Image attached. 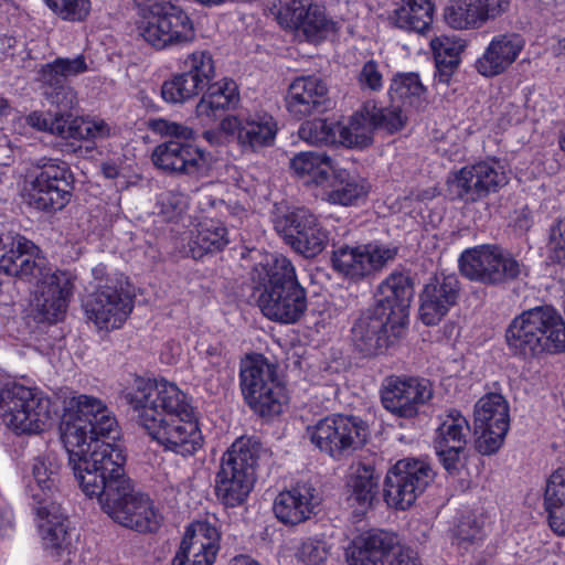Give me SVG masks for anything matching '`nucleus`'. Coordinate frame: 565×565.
Masks as SVG:
<instances>
[{
	"label": "nucleus",
	"mask_w": 565,
	"mask_h": 565,
	"mask_svg": "<svg viewBox=\"0 0 565 565\" xmlns=\"http://www.w3.org/2000/svg\"><path fill=\"white\" fill-rule=\"evenodd\" d=\"M214 563L215 561L201 556V554H190L182 547H179L172 561V565H214Z\"/></svg>",
	"instance_id": "obj_63"
},
{
	"label": "nucleus",
	"mask_w": 565,
	"mask_h": 565,
	"mask_svg": "<svg viewBox=\"0 0 565 565\" xmlns=\"http://www.w3.org/2000/svg\"><path fill=\"white\" fill-rule=\"evenodd\" d=\"M438 426L433 439L439 462L449 475H455L461 466L470 436V424L457 408H448L439 414Z\"/></svg>",
	"instance_id": "obj_22"
},
{
	"label": "nucleus",
	"mask_w": 565,
	"mask_h": 565,
	"mask_svg": "<svg viewBox=\"0 0 565 565\" xmlns=\"http://www.w3.org/2000/svg\"><path fill=\"white\" fill-rule=\"evenodd\" d=\"M61 465L53 455L39 456L32 463V481L28 486L32 510L36 505L57 504L54 500Z\"/></svg>",
	"instance_id": "obj_37"
},
{
	"label": "nucleus",
	"mask_w": 565,
	"mask_h": 565,
	"mask_svg": "<svg viewBox=\"0 0 565 565\" xmlns=\"http://www.w3.org/2000/svg\"><path fill=\"white\" fill-rule=\"evenodd\" d=\"M117 426L116 418L111 416L108 409H105L99 417L87 427V441L110 437V435L116 431Z\"/></svg>",
	"instance_id": "obj_57"
},
{
	"label": "nucleus",
	"mask_w": 565,
	"mask_h": 565,
	"mask_svg": "<svg viewBox=\"0 0 565 565\" xmlns=\"http://www.w3.org/2000/svg\"><path fill=\"white\" fill-rule=\"evenodd\" d=\"M430 47L434 54L435 63L455 62L461 63V53L466 47V41L456 35H440L430 41Z\"/></svg>",
	"instance_id": "obj_49"
},
{
	"label": "nucleus",
	"mask_w": 565,
	"mask_h": 565,
	"mask_svg": "<svg viewBox=\"0 0 565 565\" xmlns=\"http://www.w3.org/2000/svg\"><path fill=\"white\" fill-rule=\"evenodd\" d=\"M509 8L510 0H448L444 20L454 30H479L502 17Z\"/></svg>",
	"instance_id": "obj_27"
},
{
	"label": "nucleus",
	"mask_w": 565,
	"mask_h": 565,
	"mask_svg": "<svg viewBox=\"0 0 565 565\" xmlns=\"http://www.w3.org/2000/svg\"><path fill=\"white\" fill-rule=\"evenodd\" d=\"M435 473L423 459L397 460L386 472L383 481V498L390 508L405 511L423 494Z\"/></svg>",
	"instance_id": "obj_12"
},
{
	"label": "nucleus",
	"mask_w": 565,
	"mask_h": 565,
	"mask_svg": "<svg viewBox=\"0 0 565 565\" xmlns=\"http://www.w3.org/2000/svg\"><path fill=\"white\" fill-rule=\"evenodd\" d=\"M338 184L329 193V199L334 204L350 206L365 198L369 193L367 186L364 182L358 180L355 177L347 172H340L335 175Z\"/></svg>",
	"instance_id": "obj_47"
},
{
	"label": "nucleus",
	"mask_w": 565,
	"mask_h": 565,
	"mask_svg": "<svg viewBox=\"0 0 565 565\" xmlns=\"http://www.w3.org/2000/svg\"><path fill=\"white\" fill-rule=\"evenodd\" d=\"M68 462L82 491L96 498L102 510L120 525L138 530L141 524V497L125 475L121 451L102 440L64 445Z\"/></svg>",
	"instance_id": "obj_1"
},
{
	"label": "nucleus",
	"mask_w": 565,
	"mask_h": 565,
	"mask_svg": "<svg viewBox=\"0 0 565 565\" xmlns=\"http://www.w3.org/2000/svg\"><path fill=\"white\" fill-rule=\"evenodd\" d=\"M433 397L429 381L415 376L391 375L383 382L381 403L392 415L412 419L419 414L420 406Z\"/></svg>",
	"instance_id": "obj_23"
},
{
	"label": "nucleus",
	"mask_w": 565,
	"mask_h": 565,
	"mask_svg": "<svg viewBox=\"0 0 565 565\" xmlns=\"http://www.w3.org/2000/svg\"><path fill=\"white\" fill-rule=\"evenodd\" d=\"M524 44V39L518 33L494 35L475 62L477 73L486 78L505 73L518 60Z\"/></svg>",
	"instance_id": "obj_32"
},
{
	"label": "nucleus",
	"mask_w": 565,
	"mask_h": 565,
	"mask_svg": "<svg viewBox=\"0 0 565 565\" xmlns=\"http://www.w3.org/2000/svg\"><path fill=\"white\" fill-rule=\"evenodd\" d=\"M330 553V546L318 536L305 537L296 550V558L302 565H322Z\"/></svg>",
	"instance_id": "obj_51"
},
{
	"label": "nucleus",
	"mask_w": 565,
	"mask_h": 565,
	"mask_svg": "<svg viewBox=\"0 0 565 565\" xmlns=\"http://www.w3.org/2000/svg\"><path fill=\"white\" fill-rule=\"evenodd\" d=\"M275 228L287 245L306 258L321 254L329 242V232L306 207H296L279 217Z\"/></svg>",
	"instance_id": "obj_18"
},
{
	"label": "nucleus",
	"mask_w": 565,
	"mask_h": 565,
	"mask_svg": "<svg viewBox=\"0 0 565 565\" xmlns=\"http://www.w3.org/2000/svg\"><path fill=\"white\" fill-rule=\"evenodd\" d=\"M330 265L337 276L350 285H358L370 278L361 244H334Z\"/></svg>",
	"instance_id": "obj_40"
},
{
	"label": "nucleus",
	"mask_w": 565,
	"mask_h": 565,
	"mask_svg": "<svg viewBox=\"0 0 565 565\" xmlns=\"http://www.w3.org/2000/svg\"><path fill=\"white\" fill-rule=\"evenodd\" d=\"M461 282L456 274H436L420 294L419 316L426 326H436L458 303Z\"/></svg>",
	"instance_id": "obj_28"
},
{
	"label": "nucleus",
	"mask_w": 565,
	"mask_h": 565,
	"mask_svg": "<svg viewBox=\"0 0 565 565\" xmlns=\"http://www.w3.org/2000/svg\"><path fill=\"white\" fill-rule=\"evenodd\" d=\"M414 288L408 275L394 271L377 287L375 302L351 327V342L363 358L384 354L397 345L408 327Z\"/></svg>",
	"instance_id": "obj_3"
},
{
	"label": "nucleus",
	"mask_w": 565,
	"mask_h": 565,
	"mask_svg": "<svg viewBox=\"0 0 565 565\" xmlns=\"http://www.w3.org/2000/svg\"><path fill=\"white\" fill-rule=\"evenodd\" d=\"M476 450L482 456L499 451L510 429V407L503 395L489 393L475 406Z\"/></svg>",
	"instance_id": "obj_16"
},
{
	"label": "nucleus",
	"mask_w": 565,
	"mask_h": 565,
	"mask_svg": "<svg viewBox=\"0 0 565 565\" xmlns=\"http://www.w3.org/2000/svg\"><path fill=\"white\" fill-rule=\"evenodd\" d=\"M435 4L431 0H402L391 17L398 29L425 33L431 28Z\"/></svg>",
	"instance_id": "obj_44"
},
{
	"label": "nucleus",
	"mask_w": 565,
	"mask_h": 565,
	"mask_svg": "<svg viewBox=\"0 0 565 565\" xmlns=\"http://www.w3.org/2000/svg\"><path fill=\"white\" fill-rule=\"evenodd\" d=\"M382 475L375 458H364L351 466L347 487L352 505L362 512L373 507L380 493Z\"/></svg>",
	"instance_id": "obj_35"
},
{
	"label": "nucleus",
	"mask_w": 565,
	"mask_h": 565,
	"mask_svg": "<svg viewBox=\"0 0 565 565\" xmlns=\"http://www.w3.org/2000/svg\"><path fill=\"white\" fill-rule=\"evenodd\" d=\"M158 214L166 221H177L186 207L185 196L179 192L166 191L158 195Z\"/></svg>",
	"instance_id": "obj_53"
},
{
	"label": "nucleus",
	"mask_w": 565,
	"mask_h": 565,
	"mask_svg": "<svg viewBox=\"0 0 565 565\" xmlns=\"http://www.w3.org/2000/svg\"><path fill=\"white\" fill-rule=\"evenodd\" d=\"M207 365L216 372L228 364L226 348L222 342L210 343L204 351Z\"/></svg>",
	"instance_id": "obj_60"
},
{
	"label": "nucleus",
	"mask_w": 565,
	"mask_h": 565,
	"mask_svg": "<svg viewBox=\"0 0 565 565\" xmlns=\"http://www.w3.org/2000/svg\"><path fill=\"white\" fill-rule=\"evenodd\" d=\"M289 167L294 174L303 180L305 183H312L318 186L327 184L334 172L331 157L318 151L296 153L290 159Z\"/></svg>",
	"instance_id": "obj_43"
},
{
	"label": "nucleus",
	"mask_w": 565,
	"mask_h": 565,
	"mask_svg": "<svg viewBox=\"0 0 565 565\" xmlns=\"http://www.w3.org/2000/svg\"><path fill=\"white\" fill-rule=\"evenodd\" d=\"M221 531L215 523L209 520H195L186 526L180 547L188 550L190 554H201L216 561L221 550Z\"/></svg>",
	"instance_id": "obj_42"
},
{
	"label": "nucleus",
	"mask_w": 565,
	"mask_h": 565,
	"mask_svg": "<svg viewBox=\"0 0 565 565\" xmlns=\"http://www.w3.org/2000/svg\"><path fill=\"white\" fill-rule=\"evenodd\" d=\"M328 87L316 75L298 76L288 86L285 106L289 116L303 120L315 113L326 110Z\"/></svg>",
	"instance_id": "obj_29"
},
{
	"label": "nucleus",
	"mask_w": 565,
	"mask_h": 565,
	"mask_svg": "<svg viewBox=\"0 0 565 565\" xmlns=\"http://www.w3.org/2000/svg\"><path fill=\"white\" fill-rule=\"evenodd\" d=\"M239 386L245 403L258 416L273 418L287 402L277 365L263 354L247 355L241 363Z\"/></svg>",
	"instance_id": "obj_8"
},
{
	"label": "nucleus",
	"mask_w": 565,
	"mask_h": 565,
	"mask_svg": "<svg viewBox=\"0 0 565 565\" xmlns=\"http://www.w3.org/2000/svg\"><path fill=\"white\" fill-rule=\"evenodd\" d=\"M253 294L264 317L280 324H295L308 309L307 289L294 263L282 254L270 255L252 271Z\"/></svg>",
	"instance_id": "obj_5"
},
{
	"label": "nucleus",
	"mask_w": 565,
	"mask_h": 565,
	"mask_svg": "<svg viewBox=\"0 0 565 565\" xmlns=\"http://www.w3.org/2000/svg\"><path fill=\"white\" fill-rule=\"evenodd\" d=\"M60 109L55 115L33 111L26 117V122L64 139L87 140L108 136L109 127L105 121L73 117L70 110Z\"/></svg>",
	"instance_id": "obj_26"
},
{
	"label": "nucleus",
	"mask_w": 565,
	"mask_h": 565,
	"mask_svg": "<svg viewBox=\"0 0 565 565\" xmlns=\"http://www.w3.org/2000/svg\"><path fill=\"white\" fill-rule=\"evenodd\" d=\"M299 137L312 146H340L339 120L316 118L306 121L299 128Z\"/></svg>",
	"instance_id": "obj_46"
},
{
	"label": "nucleus",
	"mask_w": 565,
	"mask_h": 565,
	"mask_svg": "<svg viewBox=\"0 0 565 565\" xmlns=\"http://www.w3.org/2000/svg\"><path fill=\"white\" fill-rule=\"evenodd\" d=\"M143 430L166 451L184 458L204 445L192 398L164 379L143 377Z\"/></svg>",
	"instance_id": "obj_2"
},
{
	"label": "nucleus",
	"mask_w": 565,
	"mask_h": 565,
	"mask_svg": "<svg viewBox=\"0 0 565 565\" xmlns=\"http://www.w3.org/2000/svg\"><path fill=\"white\" fill-rule=\"evenodd\" d=\"M306 10H308V15L305 18L303 26H300L299 31H301L308 40L322 38V33L328 31L331 21L328 20L324 11L318 6L310 4Z\"/></svg>",
	"instance_id": "obj_54"
},
{
	"label": "nucleus",
	"mask_w": 565,
	"mask_h": 565,
	"mask_svg": "<svg viewBox=\"0 0 565 565\" xmlns=\"http://www.w3.org/2000/svg\"><path fill=\"white\" fill-rule=\"evenodd\" d=\"M180 72L161 85V97L171 104H183L196 97L215 76V63L206 51H194L179 61Z\"/></svg>",
	"instance_id": "obj_14"
},
{
	"label": "nucleus",
	"mask_w": 565,
	"mask_h": 565,
	"mask_svg": "<svg viewBox=\"0 0 565 565\" xmlns=\"http://www.w3.org/2000/svg\"><path fill=\"white\" fill-rule=\"evenodd\" d=\"M89 71L86 57L78 54L73 58L57 57L44 64L38 72L39 87L45 99L63 110H71L77 104V94L67 83L71 76Z\"/></svg>",
	"instance_id": "obj_21"
},
{
	"label": "nucleus",
	"mask_w": 565,
	"mask_h": 565,
	"mask_svg": "<svg viewBox=\"0 0 565 565\" xmlns=\"http://www.w3.org/2000/svg\"><path fill=\"white\" fill-rule=\"evenodd\" d=\"M162 522L163 515L153 508L149 495L143 493V533H156Z\"/></svg>",
	"instance_id": "obj_61"
},
{
	"label": "nucleus",
	"mask_w": 565,
	"mask_h": 565,
	"mask_svg": "<svg viewBox=\"0 0 565 565\" xmlns=\"http://www.w3.org/2000/svg\"><path fill=\"white\" fill-rule=\"evenodd\" d=\"M504 337L510 354L523 361L565 352V321L552 306L535 307L514 317Z\"/></svg>",
	"instance_id": "obj_6"
},
{
	"label": "nucleus",
	"mask_w": 565,
	"mask_h": 565,
	"mask_svg": "<svg viewBox=\"0 0 565 565\" xmlns=\"http://www.w3.org/2000/svg\"><path fill=\"white\" fill-rule=\"evenodd\" d=\"M543 508L551 530L565 537V467H558L546 479Z\"/></svg>",
	"instance_id": "obj_41"
},
{
	"label": "nucleus",
	"mask_w": 565,
	"mask_h": 565,
	"mask_svg": "<svg viewBox=\"0 0 565 565\" xmlns=\"http://www.w3.org/2000/svg\"><path fill=\"white\" fill-rule=\"evenodd\" d=\"M548 250L550 260L565 267V218L551 227Z\"/></svg>",
	"instance_id": "obj_56"
},
{
	"label": "nucleus",
	"mask_w": 565,
	"mask_h": 565,
	"mask_svg": "<svg viewBox=\"0 0 565 565\" xmlns=\"http://www.w3.org/2000/svg\"><path fill=\"white\" fill-rule=\"evenodd\" d=\"M318 504L316 488L309 482H297L276 495L273 512L284 525L296 526L308 521Z\"/></svg>",
	"instance_id": "obj_31"
},
{
	"label": "nucleus",
	"mask_w": 565,
	"mask_h": 565,
	"mask_svg": "<svg viewBox=\"0 0 565 565\" xmlns=\"http://www.w3.org/2000/svg\"><path fill=\"white\" fill-rule=\"evenodd\" d=\"M456 535L460 541L473 544L483 540V530L476 520H472V524L470 521H461L457 525Z\"/></svg>",
	"instance_id": "obj_62"
},
{
	"label": "nucleus",
	"mask_w": 565,
	"mask_h": 565,
	"mask_svg": "<svg viewBox=\"0 0 565 565\" xmlns=\"http://www.w3.org/2000/svg\"><path fill=\"white\" fill-rule=\"evenodd\" d=\"M193 34L190 17L172 2H156L149 14L143 11V41L157 50L189 41Z\"/></svg>",
	"instance_id": "obj_17"
},
{
	"label": "nucleus",
	"mask_w": 565,
	"mask_h": 565,
	"mask_svg": "<svg viewBox=\"0 0 565 565\" xmlns=\"http://www.w3.org/2000/svg\"><path fill=\"white\" fill-rule=\"evenodd\" d=\"M195 106V115L203 126L214 125L228 117L241 102L239 87L233 78L223 77L210 82Z\"/></svg>",
	"instance_id": "obj_30"
},
{
	"label": "nucleus",
	"mask_w": 565,
	"mask_h": 565,
	"mask_svg": "<svg viewBox=\"0 0 565 565\" xmlns=\"http://www.w3.org/2000/svg\"><path fill=\"white\" fill-rule=\"evenodd\" d=\"M26 183L31 206L44 212H56L72 199L74 175L65 161L44 157L31 163Z\"/></svg>",
	"instance_id": "obj_10"
},
{
	"label": "nucleus",
	"mask_w": 565,
	"mask_h": 565,
	"mask_svg": "<svg viewBox=\"0 0 565 565\" xmlns=\"http://www.w3.org/2000/svg\"><path fill=\"white\" fill-rule=\"evenodd\" d=\"M361 245L370 277L382 270L390 260L395 259L398 253L397 247L376 241Z\"/></svg>",
	"instance_id": "obj_52"
},
{
	"label": "nucleus",
	"mask_w": 565,
	"mask_h": 565,
	"mask_svg": "<svg viewBox=\"0 0 565 565\" xmlns=\"http://www.w3.org/2000/svg\"><path fill=\"white\" fill-rule=\"evenodd\" d=\"M403 107L393 105L391 108L370 105L371 126L373 129H383L388 134L398 132L406 125V116L403 115Z\"/></svg>",
	"instance_id": "obj_48"
},
{
	"label": "nucleus",
	"mask_w": 565,
	"mask_h": 565,
	"mask_svg": "<svg viewBox=\"0 0 565 565\" xmlns=\"http://www.w3.org/2000/svg\"><path fill=\"white\" fill-rule=\"evenodd\" d=\"M362 422L353 416L333 414L307 428L310 441L334 460L351 455L363 445Z\"/></svg>",
	"instance_id": "obj_15"
},
{
	"label": "nucleus",
	"mask_w": 565,
	"mask_h": 565,
	"mask_svg": "<svg viewBox=\"0 0 565 565\" xmlns=\"http://www.w3.org/2000/svg\"><path fill=\"white\" fill-rule=\"evenodd\" d=\"M435 473L423 459L397 460L386 472L383 481V498L390 508L405 511L423 494Z\"/></svg>",
	"instance_id": "obj_13"
},
{
	"label": "nucleus",
	"mask_w": 565,
	"mask_h": 565,
	"mask_svg": "<svg viewBox=\"0 0 565 565\" xmlns=\"http://www.w3.org/2000/svg\"><path fill=\"white\" fill-rule=\"evenodd\" d=\"M230 244V232L224 222L205 217L201 220L189 239V254L193 259L223 252Z\"/></svg>",
	"instance_id": "obj_38"
},
{
	"label": "nucleus",
	"mask_w": 565,
	"mask_h": 565,
	"mask_svg": "<svg viewBox=\"0 0 565 565\" xmlns=\"http://www.w3.org/2000/svg\"><path fill=\"white\" fill-rule=\"evenodd\" d=\"M46 7L61 20L83 22L90 11V0H43Z\"/></svg>",
	"instance_id": "obj_50"
},
{
	"label": "nucleus",
	"mask_w": 565,
	"mask_h": 565,
	"mask_svg": "<svg viewBox=\"0 0 565 565\" xmlns=\"http://www.w3.org/2000/svg\"><path fill=\"white\" fill-rule=\"evenodd\" d=\"M508 183L507 174L500 170L499 163L492 161H478L467 164L452 173L448 179L449 192L454 200L466 204L476 203L497 193Z\"/></svg>",
	"instance_id": "obj_19"
},
{
	"label": "nucleus",
	"mask_w": 565,
	"mask_h": 565,
	"mask_svg": "<svg viewBox=\"0 0 565 565\" xmlns=\"http://www.w3.org/2000/svg\"><path fill=\"white\" fill-rule=\"evenodd\" d=\"M263 444L254 437H239L220 459L214 477V494L225 508L244 504L257 479Z\"/></svg>",
	"instance_id": "obj_7"
},
{
	"label": "nucleus",
	"mask_w": 565,
	"mask_h": 565,
	"mask_svg": "<svg viewBox=\"0 0 565 565\" xmlns=\"http://www.w3.org/2000/svg\"><path fill=\"white\" fill-rule=\"evenodd\" d=\"M370 118V104H365L350 116L347 125L339 121L340 146L361 149L370 146L374 130Z\"/></svg>",
	"instance_id": "obj_45"
},
{
	"label": "nucleus",
	"mask_w": 565,
	"mask_h": 565,
	"mask_svg": "<svg viewBox=\"0 0 565 565\" xmlns=\"http://www.w3.org/2000/svg\"><path fill=\"white\" fill-rule=\"evenodd\" d=\"M396 544V536L382 531L370 530L355 536L345 550L348 565H385Z\"/></svg>",
	"instance_id": "obj_36"
},
{
	"label": "nucleus",
	"mask_w": 565,
	"mask_h": 565,
	"mask_svg": "<svg viewBox=\"0 0 565 565\" xmlns=\"http://www.w3.org/2000/svg\"><path fill=\"white\" fill-rule=\"evenodd\" d=\"M359 83L363 88L380 92L383 87V76L374 60L365 62L359 74Z\"/></svg>",
	"instance_id": "obj_58"
},
{
	"label": "nucleus",
	"mask_w": 565,
	"mask_h": 565,
	"mask_svg": "<svg viewBox=\"0 0 565 565\" xmlns=\"http://www.w3.org/2000/svg\"><path fill=\"white\" fill-rule=\"evenodd\" d=\"M0 273L36 284L35 310L41 322L54 323L65 313L73 291L71 274L46 267L38 246L24 236L0 235Z\"/></svg>",
	"instance_id": "obj_4"
},
{
	"label": "nucleus",
	"mask_w": 565,
	"mask_h": 565,
	"mask_svg": "<svg viewBox=\"0 0 565 565\" xmlns=\"http://www.w3.org/2000/svg\"><path fill=\"white\" fill-rule=\"evenodd\" d=\"M33 511L36 515L43 548L53 557L70 554L72 547L70 521L61 505L58 503L47 507L36 505Z\"/></svg>",
	"instance_id": "obj_33"
},
{
	"label": "nucleus",
	"mask_w": 565,
	"mask_h": 565,
	"mask_svg": "<svg viewBox=\"0 0 565 565\" xmlns=\"http://www.w3.org/2000/svg\"><path fill=\"white\" fill-rule=\"evenodd\" d=\"M85 313L100 330L119 328L132 310V299L129 288L124 287L121 279H108L99 285L85 305Z\"/></svg>",
	"instance_id": "obj_20"
},
{
	"label": "nucleus",
	"mask_w": 565,
	"mask_h": 565,
	"mask_svg": "<svg viewBox=\"0 0 565 565\" xmlns=\"http://www.w3.org/2000/svg\"><path fill=\"white\" fill-rule=\"evenodd\" d=\"M220 127L225 135L236 136L243 149L253 151L274 145L279 131L277 120L265 109L247 110L223 118Z\"/></svg>",
	"instance_id": "obj_24"
},
{
	"label": "nucleus",
	"mask_w": 565,
	"mask_h": 565,
	"mask_svg": "<svg viewBox=\"0 0 565 565\" xmlns=\"http://www.w3.org/2000/svg\"><path fill=\"white\" fill-rule=\"evenodd\" d=\"M74 414L65 415L60 425L63 445L78 446L87 439V427L107 409L106 405L94 396L78 395L70 401Z\"/></svg>",
	"instance_id": "obj_34"
},
{
	"label": "nucleus",
	"mask_w": 565,
	"mask_h": 565,
	"mask_svg": "<svg viewBox=\"0 0 565 565\" xmlns=\"http://www.w3.org/2000/svg\"><path fill=\"white\" fill-rule=\"evenodd\" d=\"M388 96L393 105L403 107L405 111L418 113L428 103V88L419 73L397 72L391 79Z\"/></svg>",
	"instance_id": "obj_39"
},
{
	"label": "nucleus",
	"mask_w": 565,
	"mask_h": 565,
	"mask_svg": "<svg viewBox=\"0 0 565 565\" xmlns=\"http://www.w3.org/2000/svg\"><path fill=\"white\" fill-rule=\"evenodd\" d=\"M460 274L470 281L502 286L520 278L522 264L497 244L468 247L458 258Z\"/></svg>",
	"instance_id": "obj_11"
},
{
	"label": "nucleus",
	"mask_w": 565,
	"mask_h": 565,
	"mask_svg": "<svg viewBox=\"0 0 565 565\" xmlns=\"http://www.w3.org/2000/svg\"><path fill=\"white\" fill-rule=\"evenodd\" d=\"M300 1L292 0L281 6L277 13L278 23L294 31H299L303 26V20L308 15V10Z\"/></svg>",
	"instance_id": "obj_55"
},
{
	"label": "nucleus",
	"mask_w": 565,
	"mask_h": 565,
	"mask_svg": "<svg viewBox=\"0 0 565 565\" xmlns=\"http://www.w3.org/2000/svg\"><path fill=\"white\" fill-rule=\"evenodd\" d=\"M436 71L434 73V87L439 95H446V90L441 92V87L446 88L450 86L452 77L457 72L459 65H456L455 62L444 63H435Z\"/></svg>",
	"instance_id": "obj_59"
},
{
	"label": "nucleus",
	"mask_w": 565,
	"mask_h": 565,
	"mask_svg": "<svg viewBox=\"0 0 565 565\" xmlns=\"http://www.w3.org/2000/svg\"><path fill=\"white\" fill-rule=\"evenodd\" d=\"M390 565H423L419 557L413 551H399L390 562Z\"/></svg>",
	"instance_id": "obj_64"
},
{
	"label": "nucleus",
	"mask_w": 565,
	"mask_h": 565,
	"mask_svg": "<svg viewBox=\"0 0 565 565\" xmlns=\"http://www.w3.org/2000/svg\"><path fill=\"white\" fill-rule=\"evenodd\" d=\"M0 417L18 435H36L52 425L51 399L42 392L19 383L0 390Z\"/></svg>",
	"instance_id": "obj_9"
},
{
	"label": "nucleus",
	"mask_w": 565,
	"mask_h": 565,
	"mask_svg": "<svg viewBox=\"0 0 565 565\" xmlns=\"http://www.w3.org/2000/svg\"><path fill=\"white\" fill-rule=\"evenodd\" d=\"M152 162L162 171L195 178L207 175L211 154L198 146L170 140L156 147Z\"/></svg>",
	"instance_id": "obj_25"
}]
</instances>
